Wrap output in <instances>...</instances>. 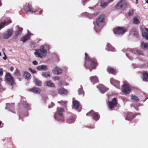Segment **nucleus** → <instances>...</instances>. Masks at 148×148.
Here are the masks:
<instances>
[{"label": "nucleus", "instance_id": "obj_1", "mask_svg": "<svg viewBox=\"0 0 148 148\" xmlns=\"http://www.w3.org/2000/svg\"><path fill=\"white\" fill-rule=\"evenodd\" d=\"M105 16L104 14L99 16L96 19V25L94 27V29L96 32H98L101 27L105 25Z\"/></svg>", "mask_w": 148, "mask_h": 148}, {"label": "nucleus", "instance_id": "obj_2", "mask_svg": "<svg viewBox=\"0 0 148 148\" xmlns=\"http://www.w3.org/2000/svg\"><path fill=\"white\" fill-rule=\"evenodd\" d=\"M35 50V55L37 58L42 59L45 58L47 55V50L43 45L41 46L39 49Z\"/></svg>", "mask_w": 148, "mask_h": 148}, {"label": "nucleus", "instance_id": "obj_3", "mask_svg": "<svg viewBox=\"0 0 148 148\" xmlns=\"http://www.w3.org/2000/svg\"><path fill=\"white\" fill-rule=\"evenodd\" d=\"M85 64H86L87 62L89 61L91 62V65L89 66L88 67L86 66V68L89 69L90 71H91L92 69H94L96 66V64L95 61L94 60H92L91 59H90L89 58L88 56V55L86 53L85 54Z\"/></svg>", "mask_w": 148, "mask_h": 148}, {"label": "nucleus", "instance_id": "obj_4", "mask_svg": "<svg viewBox=\"0 0 148 148\" xmlns=\"http://www.w3.org/2000/svg\"><path fill=\"white\" fill-rule=\"evenodd\" d=\"M127 30V28L125 27H118L114 28L113 32L115 34L121 35L125 33Z\"/></svg>", "mask_w": 148, "mask_h": 148}, {"label": "nucleus", "instance_id": "obj_5", "mask_svg": "<svg viewBox=\"0 0 148 148\" xmlns=\"http://www.w3.org/2000/svg\"><path fill=\"white\" fill-rule=\"evenodd\" d=\"M5 81L8 84L13 85L14 84V79L13 77L9 73H7L5 76Z\"/></svg>", "mask_w": 148, "mask_h": 148}, {"label": "nucleus", "instance_id": "obj_6", "mask_svg": "<svg viewBox=\"0 0 148 148\" xmlns=\"http://www.w3.org/2000/svg\"><path fill=\"white\" fill-rule=\"evenodd\" d=\"M64 112V109L63 108H61L58 110V116H57L55 115V118L56 119L58 120L59 121H63V118L62 116L63 113Z\"/></svg>", "mask_w": 148, "mask_h": 148}, {"label": "nucleus", "instance_id": "obj_7", "mask_svg": "<svg viewBox=\"0 0 148 148\" xmlns=\"http://www.w3.org/2000/svg\"><path fill=\"white\" fill-rule=\"evenodd\" d=\"M121 90L124 94L126 95L130 93L131 89L129 85L127 84H125L122 86Z\"/></svg>", "mask_w": 148, "mask_h": 148}, {"label": "nucleus", "instance_id": "obj_8", "mask_svg": "<svg viewBox=\"0 0 148 148\" xmlns=\"http://www.w3.org/2000/svg\"><path fill=\"white\" fill-rule=\"evenodd\" d=\"M13 32L14 30L13 29H9L7 30L6 32L3 34V37L4 39H8L12 36Z\"/></svg>", "mask_w": 148, "mask_h": 148}, {"label": "nucleus", "instance_id": "obj_9", "mask_svg": "<svg viewBox=\"0 0 148 148\" xmlns=\"http://www.w3.org/2000/svg\"><path fill=\"white\" fill-rule=\"evenodd\" d=\"M127 7V4L125 0H121L116 5L117 8H121L123 9H125Z\"/></svg>", "mask_w": 148, "mask_h": 148}, {"label": "nucleus", "instance_id": "obj_10", "mask_svg": "<svg viewBox=\"0 0 148 148\" xmlns=\"http://www.w3.org/2000/svg\"><path fill=\"white\" fill-rule=\"evenodd\" d=\"M87 116L92 115L94 119L96 121L98 120L99 117L98 114L96 112H95L93 111H91L86 114Z\"/></svg>", "mask_w": 148, "mask_h": 148}, {"label": "nucleus", "instance_id": "obj_11", "mask_svg": "<svg viewBox=\"0 0 148 148\" xmlns=\"http://www.w3.org/2000/svg\"><path fill=\"white\" fill-rule=\"evenodd\" d=\"M117 103L116 102V98H114L112 99V101L111 102L108 101V105L109 108L110 109H111L113 108L114 106H116L117 104Z\"/></svg>", "mask_w": 148, "mask_h": 148}, {"label": "nucleus", "instance_id": "obj_12", "mask_svg": "<svg viewBox=\"0 0 148 148\" xmlns=\"http://www.w3.org/2000/svg\"><path fill=\"white\" fill-rule=\"evenodd\" d=\"M97 88H99L101 93H103L106 91L108 89L106 88L103 85L100 84L99 86H97Z\"/></svg>", "mask_w": 148, "mask_h": 148}, {"label": "nucleus", "instance_id": "obj_13", "mask_svg": "<svg viewBox=\"0 0 148 148\" xmlns=\"http://www.w3.org/2000/svg\"><path fill=\"white\" fill-rule=\"evenodd\" d=\"M143 36L148 40V29L145 28L142 32Z\"/></svg>", "mask_w": 148, "mask_h": 148}, {"label": "nucleus", "instance_id": "obj_14", "mask_svg": "<svg viewBox=\"0 0 148 148\" xmlns=\"http://www.w3.org/2000/svg\"><path fill=\"white\" fill-rule=\"evenodd\" d=\"M31 34L30 32H28L27 34L25 35L21 39V40L23 42L29 40L30 39Z\"/></svg>", "mask_w": 148, "mask_h": 148}, {"label": "nucleus", "instance_id": "obj_15", "mask_svg": "<svg viewBox=\"0 0 148 148\" xmlns=\"http://www.w3.org/2000/svg\"><path fill=\"white\" fill-rule=\"evenodd\" d=\"M110 82L112 84L114 85L116 88L119 87V82L117 80L114 79L113 78H111Z\"/></svg>", "mask_w": 148, "mask_h": 148}, {"label": "nucleus", "instance_id": "obj_16", "mask_svg": "<svg viewBox=\"0 0 148 148\" xmlns=\"http://www.w3.org/2000/svg\"><path fill=\"white\" fill-rule=\"evenodd\" d=\"M53 72L55 74L59 75L62 73V71L60 68L56 67L53 70Z\"/></svg>", "mask_w": 148, "mask_h": 148}, {"label": "nucleus", "instance_id": "obj_17", "mask_svg": "<svg viewBox=\"0 0 148 148\" xmlns=\"http://www.w3.org/2000/svg\"><path fill=\"white\" fill-rule=\"evenodd\" d=\"M36 69L40 71H45L47 69V66L44 65L39 66L37 67Z\"/></svg>", "mask_w": 148, "mask_h": 148}, {"label": "nucleus", "instance_id": "obj_18", "mask_svg": "<svg viewBox=\"0 0 148 148\" xmlns=\"http://www.w3.org/2000/svg\"><path fill=\"white\" fill-rule=\"evenodd\" d=\"M142 78L143 81H148V73L147 71L143 72Z\"/></svg>", "mask_w": 148, "mask_h": 148}, {"label": "nucleus", "instance_id": "obj_19", "mask_svg": "<svg viewBox=\"0 0 148 148\" xmlns=\"http://www.w3.org/2000/svg\"><path fill=\"white\" fill-rule=\"evenodd\" d=\"M79 106V103L76 100L73 101V108L77 109L78 108Z\"/></svg>", "mask_w": 148, "mask_h": 148}, {"label": "nucleus", "instance_id": "obj_20", "mask_svg": "<svg viewBox=\"0 0 148 148\" xmlns=\"http://www.w3.org/2000/svg\"><path fill=\"white\" fill-rule=\"evenodd\" d=\"M140 18L139 16H136L134 17L133 19V23L135 24H138L140 23Z\"/></svg>", "mask_w": 148, "mask_h": 148}, {"label": "nucleus", "instance_id": "obj_21", "mask_svg": "<svg viewBox=\"0 0 148 148\" xmlns=\"http://www.w3.org/2000/svg\"><path fill=\"white\" fill-rule=\"evenodd\" d=\"M141 47L143 49H147L148 48V43L142 42L141 43Z\"/></svg>", "mask_w": 148, "mask_h": 148}, {"label": "nucleus", "instance_id": "obj_22", "mask_svg": "<svg viewBox=\"0 0 148 148\" xmlns=\"http://www.w3.org/2000/svg\"><path fill=\"white\" fill-rule=\"evenodd\" d=\"M5 23H2L0 24V29L3 27L5 25V23H11V21L8 18L7 19L5 20Z\"/></svg>", "mask_w": 148, "mask_h": 148}, {"label": "nucleus", "instance_id": "obj_23", "mask_svg": "<svg viewBox=\"0 0 148 148\" xmlns=\"http://www.w3.org/2000/svg\"><path fill=\"white\" fill-rule=\"evenodd\" d=\"M59 93L62 95H65L67 94V90L63 88H61L58 90Z\"/></svg>", "mask_w": 148, "mask_h": 148}, {"label": "nucleus", "instance_id": "obj_24", "mask_svg": "<svg viewBox=\"0 0 148 148\" xmlns=\"http://www.w3.org/2000/svg\"><path fill=\"white\" fill-rule=\"evenodd\" d=\"M90 79L91 82L94 83L97 82L98 81V78L96 76L90 77Z\"/></svg>", "mask_w": 148, "mask_h": 148}, {"label": "nucleus", "instance_id": "obj_25", "mask_svg": "<svg viewBox=\"0 0 148 148\" xmlns=\"http://www.w3.org/2000/svg\"><path fill=\"white\" fill-rule=\"evenodd\" d=\"M108 4L109 3L108 2H106L102 1L101 2L100 5L101 8H104L108 5Z\"/></svg>", "mask_w": 148, "mask_h": 148}, {"label": "nucleus", "instance_id": "obj_26", "mask_svg": "<svg viewBox=\"0 0 148 148\" xmlns=\"http://www.w3.org/2000/svg\"><path fill=\"white\" fill-rule=\"evenodd\" d=\"M32 92L36 94H39L40 92V90L39 88H34L30 90Z\"/></svg>", "mask_w": 148, "mask_h": 148}, {"label": "nucleus", "instance_id": "obj_27", "mask_svg": "<svg viewBox=\"0 0 148 148\" xmlns=\"http://www.w3.org/2000/svg\"><path fill=\"white\" fill-rule=\"evenodd\" d=\"M23 75L25 78L27 79H29L31 78V75L29 73L25 71L24 72Z\"/></svg>", "mask_w": 148, "mask_h": 148}, {"label": "nucleus", "instance_id": "obj_28", "mask_svg": "<svg viewBox=\"0 0 148 148\" xmlns=\"http://www.w3.org/2000/svg\"><path fill=\"white\" fill-rule=\"evenodd\" d=\"M27 10L28 12H30L31 13L36 12V10L32 8L31 5L29 4L28 5Z\"/></svg>", "mask_w": 148, "mask_h": 148}, {"label": "nucleus", "instance_id": "obj_29", "mask_svg": "<svg viewBox=\"0 0 148 148\" xmlns=\"http://www.w3.org/2000/svg\"><path fill=\"white\" fill-rule=\"evenodd\" d=\"M106 49L107 50H110L111 51H114V48L112 47L110 44L108 43L107 45Z\"/></svg>", "mask_w": 148, "mask_h": 148}, {"label": "nucleus", "instance_id": "obj_30", "mask_svg": "<svg viewBox=\"0 0 148 148\" xmlns=\"http://www.w3.org/2000/svg\"><path fill=\"white\" fill-rule=\"evenodd\" d=\"M107 71L110 73H112L113 74H115L116 73L115 70L111 68H108Z\"/></svg>", "mask_w": 148, "mask_h": 148}, {"label": "nucleus", "instance_id": "obj_31", "mask_svg": "<svg viewBox=\"0 0 148 148\" xmlns=\"http://www.w3.org/2000/svg\"><path fill=\"white\" fill-rule=\"evenodd\" d=\"M42 75L43 77L46 78H48L50 76V74L49 72H43Z\"/></svg>", "mask_w": 148, "mask_h": 148}, {"label": "nucleus", "instance_id": "obj_32", "mask_svg": "<svg viewBox=\"0 0 148 148\" xmlns=\"http://www.w3.org/2000/svg\"><path fill=\"white\" fill-rule=\"evenodd\" d=\"M46 84L47 86L51 87H54V84L51 82L50 81H48L46 82Z\"/></svg>", "mask_w": 148, "mask_h": 148}, {"label": "nucleus", "instance_id": "obj_33", "mask_svg": "<svg viewBox=\"0 0 148 148\" xmlns=\"http://www.w3.org/2000/svg\"><path fill=\"white\" fill-rule=\"evenodd\" d=\"M131 99L134 101H139V99L137 96L134 95H131Z\"/></svg>", "mask_w": 148, "mask_h": 148}, {"label": "nucleus", "instance_id": "obj_34", "mask_svg": "<svg viewBox=\"0 0 148 148\" xmlns=\"http://www.w3.org/2000/svg\"><path fill=\"white\" fill-rule=\"evenodd\" d=\"M23 30V28L21 27H18V30L16 32V33H17L18 34H20Z\"/></svg>", "mask_w": 148, "mask_h": 148}, {"label": "nucleus", "instance_id": "obj_35", "mask_svg": "<svg viewBox=\"0 0 148 148\" xmlns=\"http://www.w3.org/2000/svg\"><path fill=\"white\" fill-rule=\"evenodd\" d=\"M35 83L38 86H41V82L36 79H35Z\"/></svg>", "mask_w": 148, "mask_h": 148}, {"label": "nucleus", "instance_id": "obj_36", "mask_svg": "<svg viewBox=\"0 0 148 148\" xmlns=\"http://www.w3.org/2000/svg\"><path fill=\"white\" fill-rule=\"evenodd\" d=\"M78 93L79 95H82L83 96H84V92L83 91L82 89V88H79L78 90Z\"/></svg>", "mask_w": 148, "mask_h": 148}, {"label": "nucleus", "instance_id": "obj_37", "mask_svg": "<svg viewBox=\"0 0 148 148\" xmlns=\"http://www.w3.org/2000/svg\"><path fill=\"white\" fill-rule=\"evenodd\" d=\"M14 74L16 76H18L20 75V73L18 69H17L14 72Z\"/></svg>", "mask_w": 148, "mask_h": 148}, {"label": "nucleus", "instance_id": "obj_38", "mask_svg": "<svg viewBox=\"0 0 148 148\" xmlns=\"http://www.w3.org/2000/svg\"><path fill=\"white\" fill-rule=\"evenodd\" d=\"M136 52L139 55H143V52L142 51L139 50H136Z\"/></svg>", "mask_w": 148, "mask_h": 148}, {"label": "nucleus", "instance_id": "obj_39", "mask_svg": "<svg viewBox=\"0 0 148 148\" xmlns=\"http://www.w3.org/2000/svg\"><path fill=\"white\" fill-rule=\"evenodd\" d=\"M134 11L133 10H130L128 13V15L129 16H132L133 15Z\"/></svg>", "mask_w": 148, "mask_h": 148}, {"label": "nucleus", "instance_id": "obj_40", "mask_svg": "<svg viewBox=\"0 0 148 148\" xmlns=\"http://www.w3.org/2000/svg\"><path fill=\"white\" fill-rule=\"evenodd\" d=\"M29 70L33 73H36V72L34 70H33L31 68H29Z\"/></svg>", "mask_w": 148, "mask_h": 148}, {"label": "nucleus", "instance_id": "obj_41", "mask_svg": "<svg viewBox=\"0 0 148 148\" xmlns=\"http://www.w3.org/2000/svg\"><path fill=\"white\" fill-rule=\"evenodd\" d=\"M18 34L17 33H15V35H14L13 37V38L14 39H17V38H18Z\"/></svg>", "mask_w": 148, "mask_h": 148}, {"label": "nucleus", "instance_id": "obj_42", "mask_svg": "<svg viewBox=\"0 0 148 148\" xmlns=\"http://www.w3.org/2000/svg\"><path fill=\"white\" fill-rule=\"evenodd\" d=\"M32 63L35 65H37L38 64V62L36 60L33 61Z\"/></svg>", "mask_w": 148, "mask_h": 148}, {"label": "nucleus", "instance_id": "obj_43", "mask_svg": "<svg viewBox=\"0 0 148 148\" xmlns=\"http://www.w3.org/2000/svg\"><path fill=\"white\" fill-rule=\"evenodd\" d=\"M51 106L50 105H49L48 107L49 108H51L53 107L54 105V103L53 102L51 103Z\"/></svg>", "mask_w": 148, "mask_h": 148}, {"label": "nucleus", "instance_id": "obj_44", "mask_svg": "<svg viewBox=\"0 0 148 148\" xmlns=\"http://www.w3.org/2000/svg\"><path fill=\"white\" fill-rule=\"evenodd\" d=\"M3 71L2 69H0V76L2 75L3 74Z\"/></svg>", "mask_w": 148, "mask_h": 148}, {"label": "nucleus", "instance_id": "obj_45", "mask_svg": "<svg viewBox=\"0 0 148 148\" xmlns=\"http://www.w3.org/2000/svg\"><path fill=\"white\" fill-rule=\"evenodd\" d=\"M59 79V78L58 77H56L53 78V79L54 80H58Z\"/></svg>", "mask_w": 148, "mask_h": 148}, {"label": "nucleus", "instance_id": "obj_46", "mask_svg": "<svg viewBox=\"0 0 148 148\" xmlns=\"http://www.w3.org/2000/svg\"><path fill=\"white\" fill-rule=\"evenodd\" d=\"M11 106V105L10 104H8L7 105V107H6V108H7L8 109H9V107Z\"/></svg>", "mask_w": 148, "mask_h": 148}, {"label": "nucleus", "instance_id": "obj_47", "mask_svg": "<svg viewBox=\"0 0 148 148\" xmlns=\"http://www.w3.org/2000/svg\"><path fill=\"white\" fill-rule=\"evenodd\" d=\"M130 115V114H128L127 115V117L126 118V119L127 120H129V119H131V118H129Z\"/></svg>", "mask_w": 148, "mask_h": 148}, {"label": "nucleus", "instance_id": "obj_48", "mask_svg": "<svg viewBox=\"0 0 148 148\" xmlns=\"http://www.w3.org/2000/svg\"><path fill=\"white\" fill-rule=\"evenodd\" d=\"M126 55L129 58L130 60H132L133 59V58L129 56V55H128V54L126 53Z\"/></svg>", "mask_w": 148, "mask_h": 148}, {"label": "nucleus", "instance_id": "obj_49", "mask_svg": "<svg viewBox=\"0 0 148 148\" xmlns=\"http://www.w3.org/2000/svg\"><path fill=\"white\" fill-rule=\"evenodd\" d=\"M59 85L61 86L62 85V81H59L58 82Z\"/></svg>", "mask_w": 148, "mask_h": 148}, {"label": "nucleus", "instance_id": "obj_50", "mask_svg": "<svg viewBox=\"0 0 148 148\" xmlns=\"http://www.w3.org/2000/svg\"><path fill=\"white\" fill-rule=\"evenodd\" d=\"M4 55H5V56L3 57V59L4 60H6L7 58V57L5 55V54H4Z\"/></svg>", "mask_w": 148, "mask_h": 148}, {"label": "nucleus", "instance_id": "obj_51", "mask_svg": "<svg viewBox=\"0 0 148 148\" xmlns=\"http://www.w3.org/2000/svg\"><path fill=\"white\" fill-rule=\"evenodd\" d=\"M56 92H55L54 91H53L52 92V95H55L56 94Z\"/></svg>", "mask_w": 148, "mask_h": 148}, {"label": "nucleus", "instance_id": "obj_52", "mask_svg": "<svg viewBox=\"0 0 148 148\" xmlns=\"http://www.w3.org/2000/svg\"><path fill=\"white\" fill-rule=\"evenodd\" d=\"M69 119L70 120H73V121L72 122V123L73 122H74L73 120V118L72 117H71ZM71 123H72V122H71Z\"/></svg>", "mask_w": 148, "mask_h": 148}, {"label": "nucleus", "instance_id": "obj_53", "mask_svg": "<svg viewBox=\"0 0 148 148\" xmlns=\"http://www.w3.org/2000/svg\"><path fill=\"white\" fill-rule=\"evenodd\" d=\"M24 106H25V107L27 108V106H29V105L28 104L26 103L25 105H24Z\"/></svg>", "mask_w": 148, "mask_h": 148}, {"label": "nucleus", "instance_id": "obj_54", "mask_svg": "<svg viewBox=\"0 0 148 148\" xmlns=\"http://www.w3.org/2000/svg\"><path fill=\"white\" fill-rule=\"evenodd\" d=\"M14 68L12 67H11L10 69V70L11 71H12L14 70Z\"/></svg>", "mask_w": 148, "mask_h": 148}, {"label": "nucleus", "instance_id": "obj_55", "mask_svg": "<svg viewBox=\"0 0 148 148\" xmlns=\"http://www.w3.org/2000/svg\"><path fill=\"white\" fill-rule=\"evenodd\" d=\"M114 0H109L108 1V3H109L111 2H112V1H113Z\"/></svg>", "mask_w": 148, "mask_h": 148}, {"label": "nucleus", "instance_id": "obj_56", "mask_svg": "<svg viewBox=\"0 0 148 148\" xmlns=\"http://www.w3.org/2000/svg\"><path fill=\"white\" fill-rule=\"evenodd\" d=\"M98 13H98V12H96L95 13V16H96V15H98Z\"/></svg>", "mask_w": 148, "mask_h": 148}, {"label": "nucleus", "instance_id": "obj_57", "mask_svg": "<svg viewBox=\"0 0 148 148\" xmlns=\"http://www.w3.org/2000/svg\"><path fill=\"white\" fill-rule=\"evenodd\" d=\"M127 50L126 49H123V51H125V50ZM129 50V49L128 50Z\"/></svg>", "mask_w": 148, "mask_h": 148}, {"label": "nucleus", "instance_id": "obj_58", "mask_svg": "<svg viewBox=\"0 0 148 148\" xmlns=\"http://www.w3.org/2000/svg\"><path fill=\"white\" fill-rule=\"evenodd\" d=\"M2 87L1 85L0 84V89H2Z\"/></svg>", "mask_w": 148, "mask_h": 148}, {"label": "nucleus", "instance_id": "obj_59", "mask_svg": "<svg viewBox=\"0 0 148 148\" xmlns=\"http://www.w3.org/2000/svg\"><path fill=\"white\" fill-rule=\"evenodd\" d=\"M145 3L148 4V0H145Z\"/></svg>", "mask_w": 148, "mask_h": 148}, {"label": "nucleus", "instance_id": "obj_60", "mask_svg": "<svg viewBox=\"0 0 148 148\" xmlns=\"http://www.w3.org/2000/svg\"><path fill=\"white\" fill-rule=\"evenodd\" d=\"M64 102V104H63V106H65L66 104V103L65 102Z\"/></svg>", "mask_w": 148, "mask_h": 148}, {"label": "nucleus", "instance_id": "obj_61", "mask_svg": "<svg viewBox=\"0 0 148 148\" xmlns=\"http://www.w3.org/2000/svg\"><path fill=\"white\" fill-rule=\"evenodd\" d=\"M42 12V11H40V12H39V13L40 14H41V13Z\"/></svg>", "mask_w": 148, "mask_h": 148}, {"label": "nucleus", "instance_id": "obj_62", "mask_svg": "<svg viewBox=\"0 0 148 148\" xmlns=\"http://www.w3.org/2000/svg\"><path fill=\"white\" fill-rule=\"evenodd\" d=\"M134 34H136V35H137V32H135V33H134Z\"/></svg>", "mask_w": 148, "mask_h": 148}, {"label": "nucleus", "instance_id": "obj_63", "mask_svg": "<svg viewBox=\"0 0 148 148\" xmlns=\"http://www.w3.org/2000/svg\"><path fill=\"white\" fill-rule=\"evenodd\" d=\"M136 3H137L138 2V0H136Z\"/></svg>", "mask_w": 148, "mask_h": 148}, {"label": "nucleus", "instance_id": "obj_64", "mask_svg": "<svg viewBox=\"0 0 148 148\" xmlns=\"http://www.w3.org/2000/svg\"><path fill=\"white\" fill-rule=\"evenodd\" d=\"M136 3H137L138 2V0H136Z\"/></svg>", "mask_w": 148, "mask_h": 148}]
</instances>
